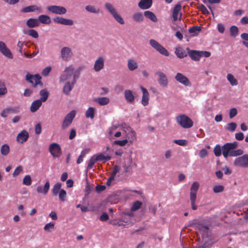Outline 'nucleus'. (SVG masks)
I'll list each match as a JSON object with an SVG mask.
<instances>
[{
    "instance_id": "56",
    "label": "nucleus",
    "mask_w": 248,
    "mask_h": 248,
    "mask_svg": "<svg viewBox=\"0 0 248 248\" xmlns=\"http://www.w3.org/2000/svg\"><path fill=\"white\" fill-rule=\"evenodd\" d=\"M119 167L117 165H115L113 169V170L111 173V179H114V178L117 174V173L119 171Z\"/></svg>"
},
{
    "instance_id": "48",
    "label": "nucleus",
    "mask_w": 248,
    "mask_h": 248,
    "mask_svg": "<svg viewBox=\"0 0 248 248\" xmlns=\"http://www.w3.org/2000/svg\"><path fill=\"white\" fill-rule=\"evenodd\" d=\"M27 34L28 35H29V36H31L32 37H33L34 38H36V39L38 38V37H39L38 32L34 29L29 30L27 31Z\"/></svg>"
},
{
    "instance_id": "13",
    "label": "nucleus",
    "mask_w": 248,
    "mask_h": 248,
    "mask_svg": "<svg viewBox=\"0 0 248 248\" xmlns=\"http://www.w3.org/2000/svg\"><path fill=\"white\" fill-rule=\"evenodd\" d=\"M71 49L67 46L63 47L61 50V57L64 61H69L73 56Z\"/></svg>"
},
{
    "instance_id": "34",
    "label": "nucleus",
    "mask_w": 248,
    "mask_h": 248,
    "mask_svg": "<svg viewBox=\"0 0 248 248\" xmlns=\"http://www.w3.org/2000/svg\"><path fill=\"white\" fill-rule=\"evenodd\" d=\"M95 111V108L93 107L89 108L85 112L86 117L93 120L94 117Z\"/></svg>"
},
{
    "instance_id": "37",
    "label": "nucleus",
    "mask_w": 248,
    "mask_h": 248,
    "mask_svg": "<svg viewBox=\"0 0 248 248\" xmlns=\"http://www.w3.org/2000/svg\"><path fill=\"white\" fill-rule=\"evenodd\" d=\"M95 160L98 161H107L111 159V156L109 155L105 156L102 154H99L95 155Z\"/></svg>"
},
{
    "instance_id": "44",
    "label": "nucleus",
    "mask_w": 248,
    "mask_h": 248,
    "mask_svg": "<svg viewBox=\"0 0 248 248\" xmlns=\"http://www.w3.org/2000/svg\"><path fill=\"white\" fill-rule=\"evenodd\" d=\"M141 205H142V202L139 201H137L133 203V204L131 208V210L132 211H135L140 209L141 207Z\"/></svg>"
},
{
    "instance_id": "24",
    "label": "nucleus",
    "mask_w": 248,
    "mask_h": 248,
    "mask_svg": "<svg viewBox=\"0 0 248 248\" xmlns=\"http://www.w3.org/2000/svg\"><path fill=\"white\" fill-rule=\"evenodd\" d=\"M152 1V0H140L138 6L141 9H147L151 7Z\"/></svg>"
},
{
    "instance_id": "43",
    "label": "nucleus",
    "mask_w": 248,
    "mask_h": 248,
    "mask_svg": "<svg viewBox=\"0 0 248 248\" xmlns=\"http://www.w3.org/2000/svg\"><path fill=\"white\" fill-rule=\"evenodd\" d=\"M237 127V124L234 122H231L227 124L226 129L230 132H233Z\"/></svg>"
},
{
    "instance_id": "33",
    "label": "nucleus",
    "mask_w": 248,
    "mask_h": 248,
    "mask_svg": "<svg viewBox=\"0 0 248 248\" xmlns=\"http://www.w3.org/2000/svg\"><path fill=\"white\" fill-rule=\"evenodd\" d=\"M40 99L39 100H41L42 102H45L47 100L48 97L49 93L46 89H43L40 91Z\"/></svg>"
},
{
    "instance_id": "58",
    "label": "nucleus",
    "mask_w": 248,
    "mask_h": 248,
    "mask_svg": "<svg viewBox=\"0 0 248 248\" xmlns=\"http://www.w3.org/2000/svg\"><path fill=\"white\" fill-rule=\"evenodd\" d=\"M174 142L179 145L185 146L187 143V141L186 140H175Z\"/></svg>"
},
{
    "instance_id": "9",
    "label": "nucleus",
    "mask_w": 248,
    "mask_h": 248,
    "mask_svg": "<svg viewBox=\"0 0 248 248\" xmlns=\"http://www.w3.org/2000/svg\"><path fill=\"white\" fill-rule=\"evenodd\" d=\"M41 77L38 74L32 75L28 73L26 76V80L32 83L33 87H36L38 84L40 85L41 87L43 86V83L41 81Z\"/></svg>"
},
{
    "instance_id": "26",
    "label": "nucleus",
    "mask_w": 248,
    "mask_h": 248,
    "mask_svg": "<svg viewBox=\"0 0 248 248\" xmlns=\"http://www.w3.org/2000/svg\"><path fill=\"white\" fill-rule=\"evenodd\" d=\"M42 102L41 100H36L33 101L30 107V110L31 112H36L42 106Z\"/></svg>"
},
{
    "instance_id": "15",
    "label": "nucleus",
    "mask_w": 248,
    "mask_h": 248,
    "mask_svg": "<svg viewBox=\"0 0 248 248\" xmlns=\"http://www.w3.org/2000/svg\"><path fill=\"white\" fill-rule=\"evenodd\" d=\"M175 79L179 83L186 86H190L191 84L188 78L181 73H177L175 76Z\"/></svg>"
},
{
    "instance_id": "21",
    "label": "nucleus",
    "mask_w": 248,
    "mask_h": 248,
    "mask_svg": "<svg viewBox=\"0 0 248 248\" xmlns=\"http://www.w3.org/2000/svg\"><path fill=\"white\" fill-rule=\"evenodd\" d=\"M156 74L159 77L158 79L159 84L164 87H166L168 85V81L166 75L161 72H157L156 73Z\"/></svg>"
},
{
    "instance_id": "25",
    "label": "nucleus",
    "mask_w": 248,
    "mask_h": 248,
    "mask_svg": "<svg viewBox=\"0 0 248 248\" xmlns=\"http://www.w3.org/2000/svg\"><path fill=\"white\" fill-rule=\"evenodd\" d=\"M26 25L29 28H33L40 25L38 19L33 18L28 19L26 22Z\"/></svg>"
},
{
    "instance_id": "62",
    "label": "nucleus",
    "mask_w": 248,
    "mask_h": 248,
    "mask_svg": "<svg viewBox=\"0 0 248 248\" xmlns=\"http://www.w3.org/2000/svg\"><path fill=\"white\" fill-rule=\"evenodd\" d=\"M24 42L18 41L17 44V47L18 49V52L22 55V47L24 46Z\"/></svg>"
},
{
    "instance_id": "55",
    "label": "nucleus",
    "mask_w": 248,
    "mask_h": 248,
    "mask_svg": "<svg viewBox=\"0 0 248 248\" xmlns=\"http://www.w3.org/2000/svg\"><path fill=\"white\" fill-rule=\"evenodd\" d=\"M128 142V140L126 139L122 140H115L114 141V144L120 145L121 146H124Z\"/></svg>"
},
{
    "instance_id": "19",
    "label": "nucleus",
    "mask_w": 248,
    "mask_h": 248,
    "mask_svg": "<svg viewBox=\"0 0 248 248\" xmlns=\"http://www.w3.org/2000/svg\"><path fill=\"white\" fill-rule=\"evenodd\" d=\"M200 51L188 49L187 54L189 57L194 61H199L201 58Z\"/></svg>"
},
{
    "instance_id": "57",
    "label": "nucleus",
    "mask_w": 248,
    "mask_h": 248,
    "mask_svg": "<svg viewBox=\"0 0 248 248\" xmlns=\"http://www.w3.org/2000/svg\"><path fill=\"white\" fill-rule=\"evenodd\" d=\"M201 31V27L200 26H193L190 28L188 30L190 33H196L197 31Z\"/></svg>"
},
{
    "instance_id": "35",
    "label": "nucleus",
    "mask_w": 248,
    "mask_h": 248,
    "mask_svg": "<svg viewBox=\"0 0 248 248\" xmlns=\"http://www.w3.org/2000/svg\"><path fill=\"white\" fill-rule=\"evenodd\" d=\"M94 101L97 102L101 106H104L107 105L109 102V99L106 97H98L94 99Z\"/></svg>"
},
{
    "instance_id": "16",
    "label": "nucleus",
    "mask_w": 248,
    "mask_h": 248,
    "mask_svg": "<svg viewBox=\"0 0 248 248\" xmlns=\"http://www.w3.org/2000/svg\"><path fill=\"white\" fill-rule=\"evenodd\" d=\"M20 109L18 107H8L4 109L0 113L2 117L5 118L10 113H17L19 112Z\"/></svg>"
},
{
    "instance_id": "4",
    "label": "nucleus",
    "mask_w": 248,
    "mask_h": 248,
    "mask_svg": "<svg viewBox=\"0 0 248 248\" xmlns=\"http://www.w3.org/2000/svg\"><path fill=\"white\" fill-rule=\"evenodd\" d=\"M199 188V184L197 182H194L190 187V200L191 208L194 210L197 209V206L196 205L195 203L197 198V193Z\"/></svg>"
},
{
    "instance_id": "63",
    "label": "nucleus",
    "mask_w": 248,
    "mask_h": 248,
    "mask_svg": "<svg viewBox=\"0 0 248 248\" xmlns=\"http://www.w3.org/2000/svg\"><path fill=\"white\" fill-rule=\"evenodd\" d=\"M63 18V17L62 16H55L53 18V20L55 23L62 24Z\"/></svg>"
},
{
    "instance_id": "38",
    "label": "nucleus",
    "mask_w": 248,
    "mask_h": 248,
    "mask_svg": "<svg viewBox=\"0 0 248 248\" xmlns=\"http://www.w3.org/2000/svg\"><path fill=\"white\" fill-rule=\"evenodd\" d=\"M175 53L179 58H183L187 56L186 52L181 47L177 48L175 51Z\"/></svg>"
},
{
    "instance_id": "6",
    "label": "nucleus",
    "mask_w": 248,
    "mask_h": 248,
    "mask_svg": "<svg viewBox=\"0 0 248 248\" xmlns=\"http://www.w3.org/2000/svg\"><path fill=\"white\" fill-rule=\"evenodd\" d=\"M238 143L236 141L228 142L222 147V155L225 158H227L229 155L231 150L237 148Z\"/></svg>"
},
{
    "instance_id": "12",
    "label": "nucleus",
    "mask_w": 248,
    "mask_h": 248,
    "mask_svg": "<svg viewBox=\"0 0 248 248\" xmlns=\"http://www.w3.org/2000/svg\"><path fill=\"white\" fill-rule=\"evenodd\" d=\"M78 79V74L74 76V79H73L72 82L70 81H67L62 89V92L63 93L68 95L70 92L72 91L74 85L77 82V80Z\"/></svg>"
},
{
    "instance_id": "1",
    "label": "nucleus",
    "mask_w": 248,
    "mask_h": 248,
    "mask_svg": "<svg viewBox=\"0 0 248 248\" xmlns=\"http://www.w3.org/2000/svg\"><path fill=\"white\" fill-rule=\"evenodd\" d=\"M82 68L79 67L77 69L75 70L73 65H69L65 67L64 69V73L61 75L59 78V81L60 82H62L69 79L72 77L73 79H74V76L78 74V78L79 77L80 71Z\"/></svg>"
},
{
    "instance_id": "31",
    "label": "nucleus",
    "mask_w": 248,
    "mask_h": 248,
    "mask_svg": "<svg viewBox=\"0 0 248 248\" xmlns=\"http://www.w3.org/2000/svg\"><path fill=\"white\" fill-rule=\"evenodd\" d=\"M38 19L39 21V23H41L45 24H49L51 21L50 17L45 15H41L39 16Z\"/></svg>"
},
{
    "instance_id": "52",
    "label": "nucleus",
    "mask_w": 248,
    "mask_h": 248,
    "mask_svg": "<svg viewBox=\"0 0 248 248\" xmlns=\"http://www.w3.org/2000/svg\"><path fill=\"white\" fill-rule=\"evenodd\" d=\"M22 171H23V167L21 166H18L15 170L13 173V176L14 177H16Z\"/></svg>"
},
{
    "instance_id": "28",
    "label": "nucleus",
    "mask_w": 248,
    "mask_h": 248,
    "mask_svg": "<svg viewBox=\"0 0 248 248\" xmlns=\"http://www.w3.org/2000/svg\"><path fill=\"white\" fill-rule=\"evenodd\" d=\"M138 62L133 59L127 60V67L130 71H134L138 68Z\"/></svg>"
},
{
    "instance_id": "7",
    "label": "nucleus",
    "mask_w": 248,
    "mask_h": 248,
    "mask_svg": "<svg viewBox=\"0 0 248 248\" xmlns=\"http://www.w3.org/2000/svg\"><path fill=\"white\" fill-rule=\"evenodd\" d=\"M76 112L75 110H72L64 117L62 124V128L65 129L72 124L73 119L76 116Z\"/></svg>"
},
{
    "instance_id": "18",
    "label": "nucleus",
    "mask_w": 248,
    "mask_h": 248,
    "mask_svg": "<svg viewBox=\"0 0 248 248\" xmlns=\"http://www.w3.org/2000/svg\"><path fill=\"white\" fill-rule=\"evenodd\" d=\"M104 59L102 57H98L95 61L93 69L95 72H99L104 68Z\"/></svg>"
},
{
    "instance_id": "11",
    "label": "nucleus",
    "mask_w": 248,
    "mask_h": 248,
    "mask_svg": "<svg viewBox=\"0 0 248 248\" xmlns=\"http://www.w3.org/2000/svg\"><path fill=\"white\" fill-rule=\"evenodd\" d=\"M234 165L236 166L248 168V155L246 154L236 158L234 161Z\"/></svg>"
},
{
    "instance_id": "54",
    "label": "nucleus",
    "mask_w": 248,
    "mask_h": 248,
    "mask_svg": "<svg viewBox=\"0 0 248 248\" xmlns=\"http://www.w3.org/2000/svg\"><path fill=\"white\" fill-rule=\"evenodd\" d=\"M224 189V187L222 185L215 186L213 187V191L215 193H219L222 192Z\"/></svg>"
},
{
    "instance_id": "23",
    "label": "nucleus",
    "mask_w": 248,
    "mask_h": 248,
    "mask_svg": "<svg viewBox=\"0 0 248 248\" xmlns=\"http://www.w3.org/2000/svg\"><path fill=\"white\" fill-rule=\"evenodd\" d=\"M126 101L129 104H133L135 100V96L132 91L130 90H126L124 93Z\"/></svg>"
},
{
    "instance_id": "40",
    "label": "nucleus",
    "mask_w": 248,
    "mask_h": 248,
    "mask_svg": "<svg viewBox=\"0 0 248 248\" xmlns=\"http://www.w3.org/2000/svg\"><path fill=\"white\" fill-rule=\"evenodd\" d=\"M7 93V89L5 82L3 80H0V96L5 95Z\"/></svg>"
},
{
    "instance_id": "49",
    "label": "nucleus",
    "mask_w": 248,
    "mask_h": 248,
    "mask_svg": "<svg viewBox=\"0 0 248 248\" xmlns=\"http://www.w3.org/2000/svg\"><path fill=\"white\" fill-rule=\"evenodd\" d=\"M238 33V28L235 26H232L230 28V35L232 36L235 37Z\"/></svg>"
},
{
    "instance_id": "51",
    "label": "nucleus",
    "mask_w": 248,
    "mask_h": 248,
    "mask_svg": "<svg viewBox=\"0 0 248 248\" xmlns=\"http://www.w3.org/2000/svg\"><path fill=\"white\" fill-rule=\"evenodd\" d=\"M97 161L95 160V155H93L91 157V158L89 160L88 164L87 166L88 169H91L93 167L95 163Z\"/></svg>"
},
{
    "instance_id": "41",
    "label": "nucleus",
    "mask_w": 248,
    "mask_h": 248,
    "mask_svg": "<svg viewBox=\"0 0 248 248\" xmlns=\"http://www.w3.org/2000/svg\"><path fill=\"white\" fill-rule=\"evenodd\" d=\"M227 78L232 86H235L238 84L237 80L232 74H228L227 76Z\"/></svg>"
},
{
    "instance_id": "22",
    "label": "nucleus",
    "mask_w": 248,
    "mask_h": 248,
    "mask_svg": "<svg viewBox=\"0 0 248 248\" xmlns=\"http://www.w3.org/2000/svg\"><path fill=\"white\" fill-rule=\"evenodd\" d=\"M140 89L142 92V96L141 99V104L144 106H147L149 103V94L147 90L142 86H140Z\"/></svg>"
},
{
    "instance_id": "39",
    "label": "nucleus",
    "mask_w": 248,
    "mask_h": 248,
    "mask_svg": "<svg viewBox=\"0 0 248 248\" xmlns=\"http://www.w3.org/2000/svg\"><path fill=\"white\" fill-rule=\"evenodd\" d=\"M10 152V147L7 144L2 145L0 148V153L3 155H7Z\"/></svg>"
},
{
    "instance_id": "17",
    "label": "nucleus",
    "mask_w": 248,
    "mask_h": 248,
    "mask_svg": "<svg viewBox=\"0 0 248 248\" xmlns=\"http://www.w3.org/2000/svg\"><path fill=\"white\" fill-rule=\"evenodd\" d=\"M21 12L22 13L37 12L40 13L42 12V9L41 7H38L36 5H31L22 8Z\"/></svg>"
},
{
    "instance_id": "45",
    "label": "nucleus",
    "mask_w": 248,
    "mask_h": 248,
    "mask_svg": "<svg viewBox=\"0 0 248 248\" xmlns=\"http://www.w3.org/2000/svg\"><path fill=\"white\" fill-rule=\"evenodd\" d=\"M32 180L31 177L29 175H26L23 179V184L25 186H30L31 184Z\"/></svg>"
},
{
    "instance_id": "10",
    "label": "nucleus",
    "mask_w": 248,
    "mask_h": 248,
    "mask_svg": "<svg viewBox=\"0 0 248 248\" xmlns=\"http://www.w3.org/2000/svg\"><path fill=\"white\" fill-rule=\"evenodd\" d=\"M46 9L50 13L56 15H63L67 12L66 9L62 6L49 5L47 6Z\"/></svg>"
},
{
    "instance_id": "53",
    "label": "nucleus",
    "mask_w": 248,
    "mask_h": 248,
    "mask_svg": "<svg viewBox=\"0 0 248 248\" xmlns=\"http://www.w3.org/2000/svg\"><path fill=\"white\" fill-rule=\"evenodd\" d=\"M59 199L61 201L64 202L65 201L66 197V192L64 189H61L59 193Z\"/></svg>"
},
{
    "instance_id": "3",
    "label": "nucleus",
    "mask_w": 248,
    "mask_h": 248,
    "mask_svg": "<svg viewBox=\"0 0 248 248\" xmlns=\"http://www.w3.org/2000/svg\"><path fill=\"white\" fill-rule=\"evenodd\" d=\"M106 9L112 16L115 20L121 25L124 24V21L122 17L118 13L117 10L114 6L109 2H107L105 4Z\"/></svg>"
},
{
    "instance_id": "20",
    "label": "nucleus",
    "mask_w": 248,
    "mask_h": 248,
    "mask_svg": "<svg viewBox=\"0 0 248 248\" xmlns=\"http://www.w3.org/2000/svg\"><path fill=\"white\" fill-rule=\"evenodd\" d=\"M29 138V133L26 130L21 131L17 136L16 140L17 142L23 143L25 142Z\"/></svg>"
},
{
    "instance_id": "14",
    "label": "nucleus",
    "mask_w": 248,
    "mask_h": 248,
    "mask_svg": "<svg viewBox=\"0 0 248 248\" xmlns=\"http://www.w3.org/2000/svg\"><path fill=\"white\" fill-rule=\"evenodd\" d=\"M0 52L7 58L12 59L13 56L10 50L7 47L5 43L0 41Z\"/></svg>"
},
{
    "instance_id": "61",
    "label": "nucleus",
    "mask_w": 248,
    "mask_h": 248,
    "mask_svg": "<svg viewBox=\"0 0 248 248\" xmlns=\"http://www.w3.org/2000/svg\"><path fill=\"white\" fill-rule=\"evenodd\" d=\"M208 155L207 151L205 149H202L200 150L199 152V156L201 158H203Z\"/></svg>"
},
{
    "instance_id": "29",
    "label": "nucleus",
    "mask_w": 248,
    "mask_h": 248,
    "mask_svg": "<svg viewBox=\"0 0 248 248\" xmlns=\"http://www.w3.org/2000/svg\"><path fill=\"white\" fill-rule=\"evenodd\" d=\"M194 226L195 229H198L201 232H202V233H207L209 230V228L208 226L203 225L201 223H195L194 224Z\"/></svg>"
},
{
    "instance_id": "8",
    "label": "nucleus",
    "mask_w": 248,
    "mask_h": 248,
    "mask_svg": "<svg viewBox=\"0 0 248 248\" xmlns=\"http://www.w3.org/2000/svg\"><path fill=\"white\" fill-rule=\"evenodd\" d=\"M49 151L54 157H59L62 155V148L57 143L53 142L49 146Z\"/></svg>"
},
{
    "instance_id": "60",
    "label": "nucleus",
    "mask_w": 248,
    "mask_h": 248,
    "mask_svg": "<svg viewBox=\"0 0 248 248\" xmlns=\"http://www.w3.org/2000/svg\"><path fill=\"white\" fill-rule=\"evenodd\" d=\"M237 114V110L235 108H232L230 109L229 112V117L230 118H232L235 117Z\"/></svg>"
},
{
    "instance_id": "2",
    "label": "nucleus",
    "mask_w": 248,
    "mask_h": 248,
    "mask_svg": "<svg viewBox=\"0 0 248 248\" xmlns=\"http://www.w3.org/2000/svg\"><path fill=\"white\" fill-rule=\"evenodd\" d=\"M176 121L184 128H189L193 125L192 120L185 114H180L176 117Z\"/></svg>"
},
{
    "instance_id": "32",
    "label": "nucleus",
    "mask_w": 248,
    "mask_h": 248,
    "mask_svg": "<svg viewBox=\"0 0 248 248\" xmlns=\"http://www.w3.org/2000/svg\"><path fill=\"white\" fill-rule=\"evenodd\" d=\"M144 16L154 22L157 21V18L155 14L150 11H146L144 12Z\"/></svg>"
},
{
    "instance_id": "47",
    "label": "nucleus",
    "mask_w": 248,
    "mask_h": 248,
    "mask_svg": "<svg viewBox=\"0 0 248 248\" xmlns=\"http://www.w3.org/2000/svg\"><path fill=\"white\" fill-rule=\"evenodd\" d=\"M85 9L88 12L92 13H98L99 12V9H96L94 6L90 5L86 6Z\"/></svg>"
},
{
    "instance_id": "46",
    "label": "nucleus",
    "mask_w": 248,
    "mask_h": 248,
    "mask_svg": "<svg viewBox=\"0 0 248 248\" xmlns=\"http://www.w3.org/2000/svg\"><path fill=\"white\" fill-rule=\"evenodd\" d=\"M222 151V147L219 145L217 144L214 149V153L216 156L218 157L221 156Z\"/></svg>"
},
{
    "instance_id": "36",
    "label": "nucleus",
    "mask_w": 248,
    "mask_h": 248,
    "mask_svg": "<svg viewBox=\"0 0 248 248\" xmlns=\"http://www.w3.org/2000/svg\"><path fill=\"white\" fill-rule=\"evenodd\" d=\"M132 18L136 22H140L143 21L144 16L142 13L137 12L133 15Z\"/></svg>"
},
{
    "instance_id": "27",
    "label": "nucleus",
    "mask_w": 248,
    "mask_h": 248,
    "mask_svg": "<svg viewBox=\"0 0 248 248\" xmlns=\"http://www.w3.org/2000/svg\"><path fill=\"white\" fill-rule=\"evenodd\" d=\"M50 184L48 181H47L43 188L42 186H38L37 188V191L39 193H44L45 195L46 194L49 189Z\"/></svg>"
},
{
    "instance_id": "59",
    "label": "nucleus",
    "mask_w": 248,
    "mask_h": 248,
    "mask_svg": "<svg viewBox=\"0 0 248 248\" xmlns=\"http://www.w3.org/2000/svg\"><path fill=\"white\" fill-rule=\"evenodd\" d=\"M74 24L73 20L70 19H66L65 18H63L62 23V25L71 26Z\"/></svg>"
},
{
    "instance_id": "42",
    "label": "nucleus",
    "mask_w": 248,
    "mask_h": 248,
    "mask_svg": "<svg viewBox=\"0 0 248 248\" xmlns=\"http://www.w3.org/2000/svg\"><path fill=\"white\" fill-rule=\"evenodd\" d=\"M61 184L60 183H57L55 184L52 190V193L54 196H57L59 192L60 191L61 188Z\"/></svg>"
},
{
    "instance_id": "30",
    "label": "nucleus",
    "mask_w": 248,
    "mask_h": 248,
    "mask_svg": "<svg viewBox=\"0 0 248 248\" xmlns=\"http://www.w3.org/2000/svg\"><path fill=\"white\" fill-rule=\"evenodd\" d=\"M181 10V5L177 4L174 6L172 11V17L173 21H176L178 19V16L180 11Z\"/></svg>"
},
{
    "instance_id": "50",
    "label": "nucleus",
    "mask_w": 248,
    "mask_h": 248,
    "mask_svg": "<svg viewBox=\"0 0 248 248\" xmlns=\"http://www.w3.org/2000/svg\"><path fill=\"white\" fill-rule=\"evenodd\" d=\"M54 223L53 222H49L45 225L44 227V230L46 231L50 232L54 229Z\"/></svg>"
},
{
    "instance_id": "64",
    "label": "nucleus",
    "mask_w": 248,
    "mask_h": 248,
    "mask_svg": "<svg viewBox=\"0 0 248 248\" xmlns=\"http://www.w3.org/2000/svg\"><path fill=\"white\" fill-rule=\"evenodd\" d=\"M235 138L238 140H242L244 138V134L242 132H239L235 134Z\"/></svg>"
},
{
    "instance_id": "5",
    "label": "nucleus",
    "mask_w": 248,
    "mask_h": 248,
    "mask_svg": "<svg viewBox=\"0 0 248 248\" xmlns=\"http://www.w3.org/2000/svg\"><path fill=\"white\" fill-rule=\"evenodd\" d=\"M149 44L153 48L161 54L165 56H169V51L156 40L153 39H150Z\"/></svg>"
}]
</instances>
